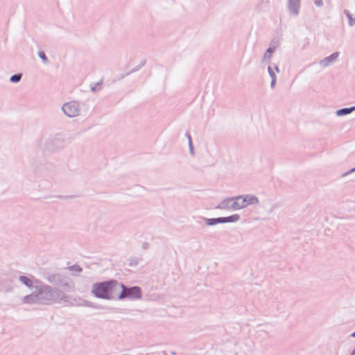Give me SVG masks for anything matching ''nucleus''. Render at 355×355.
<instances>
[{
    "mask_svg": "<svg viewBox=\"0 0 355 355\" xmlns=\"http://www.w3.org/2000/svg\"><path fill=\"white\" fill-rule=\"evenodd\" d=\"M240 216L239 214H233L228 217H223V223H234L239 220Z\"/></svg>",
    "mask_w": 355,
    "mask_h": 355,
    "instance_id": "nucleus-6",
    "label": "nucleus"
},
{
    "mask_svg": "<svg viewBox=\"0 0 355 355\" xmlns=\"http://www.w3.org/2000/svg\"><path fill=\"white\" fill-rule=\"evenodd\" d=\"M225 207L232 209L237 210L246 207V204L243 202L241 196L229 198L225 200Z\"/></svg>",
    "mask_w": 355,
    "mask_h": 355,
    "instance_id": "nucleus-3",
    "label": "nucleus"
},
{
    "mask_svg": "<svg viewBox=\"0 0 355 355\" xmlns=\"http://www.w3.org/2000/svg\"><path fill=\"white\" fill-rule=\"evenodd\" d=\"M117 288H121L122 290L119 296L120 299L125 297L139 298L141 296V290L137 286L126 288L123 284H118Z\"/></svg>",
    "mask_w": 355,
    "mask_h": 355,
    "instance_id": "nucleus-2",
    "label": "nucleus"
},
{
    "mask_svg": "<svg viewBox=\"0 0 355 355\" xmlns=\"http://www.w3.org/2000/svg\"><path fill=\"white\" fill-rule=\"evenodd\" d=\"M30 300H31V297L27 296V297H24V302L28 303L31 302Z\"/></svg>",
    "mask_w": 355,
    "mask_h": 355,
    "instance_id": "nucleus-16",
    "label": "nucleus"
},
{
    "mask_svg": "<svg viewBox=\"0 0 355 355\" xmlns=\"http://www.w3.org/2000/svg\"><path fill=\"white\" fill-rule=\"evenodd\" d=\"M207 225H214L218 223H223V217L218 218H209L207 220Z\"/></svg>",
    "mask_w": 355,
    "mask_h": 355,
    "instance_id": "nucleus-7",
    "label": "nucleus"
},
{
    "mask_svg": "<svg viewBox=\"0 0 355 355\" xmlns=\"http://www.w3.org/2000/svg\"><path fill=\"white\" fill-rule=\"evenodd\" d=\"M347 15L349 19V25L352 26L355 22L354 20L352 19V16L349 13H347Z\"/></svg>",
    "mask_w": 355,
    "mask_h": 355,
    "instance_id": "nucleus-13",
    "label": "nucleus"
},
{
    "mask_svg": "<svg viewBox=\"0 0 355 355\" xmlns=\"http://www.w3.org/2000/svg\"><path fill=\"white\" fill-rule=\"evenodd\" d=\"M353 337H355V331L352 334Z\"/></svg>",
    "mask_w": 355,
    "mask_h": 355,
    "instance_id": "nucleus-19",
    "label": "nucleus"
},
{
    "mask_svg": "<svg viewBox=\"0 0 355 355\" xmlns=\"http://www.w3.org/2000/svg\"><path fill=\"white\" fill-rule=\"evenodd\" d=\"M20 280L22 283H24L26 286L31 287L32 286L33 282L31 279H30L28 277L25 276H21L20 277Z\"/></svg>",
    "mask_w": 355,
    "mask_h": 355,
    "instance_id": "nucleus-8",
    "label": "nucleus"
},
{
    "mask_svg": "<svg viewBox=\"0 0 355 355\" xmlns=\"http://www.w3.org/2000/svg\"><path fill=\"white\" fill-rule=\"evenodd\" d=\"M63 112L69 117H73L78 115L79 112V105L77 102L72 101L65 103L62 107Z\"/></svg>",
    "mask_w": 355,
    "mask_h": 355,
    "instance_id": "nucleus-4",
    "label": "nucleus"
},
{
    "mask_svg": "<svg viewBox=\"0 0 355 355\" xmlns=\"http://www.w3.org/2000/svg\"><path fill=\"white\" fill-rule=\"evenodd\" d=\"M243 198V202L246 204V207L250 205H255L259 202L258 198L252 195H244L241 196Z\"/></svg>",
    "mask_w": 355,
    "mask_h": 355,
    "instance_id": "nucleus-5",
    "label": "nucleus"
},
{
    "mask_svg": "<svg viewBox=\"0 0 355 355\" xmlns=\"http://www.w3.org/2000/svg\"><path fill=\"white\" fill-rule=\"evenodd\" d=\"M275 84V80L274 79V80L272 81V83H271L272 87H274Z\"/></svg>",
    "mask_w": 355,
    "mask_h": 355,
    "instance_id": "nucleus-17",
    "label": "nucleus"
},
{
    "mask_svg": "<svg viewBox=\"0 0 355 355\" xmlns=\"http://www.w3.org/2000/svg\"><path fill=\"white\" fill-rule=\"evenodd\" d=\"M338 53H333L330 57L327 58V60H329V61H332V60H335L338 58Z\"/></svg>",
    "mask_w": 355,
    "mask_h": 355,
    "instance_id": "nucleus-12",
    "label": "nucleus"
},
{
    "mask_svg": "<svg viewBox=\"0 0 355 355\" xmlns=\"http://www.w3.org/2000/svg\"><path fill=\"white\" fill-rule=\"evenodd\" d=\"M352 355H355V350L353 352Z\"/></svg>",
    "mask_w": 355,
    "mask_h": 355,
    "instance_id": "nucleus-20",
    "label": "nucleus"
},
{
    "mask_svg": "<svg viewBox=\"0 0 355 355\" xmlns=\"http://www.w3.org/2000/svg\"><path fill=\"white\" fill-rule=\"evenodd\" d=\"M274 51V49L269 48L266 53V56L270 57L272 53Z\"/></svg>",
    "mask_w": 355,
    "mask_h": 355,
    "instance_id": "nucleus-14",
    "label": "nucleus"
},
{
    "mask_svg": "<svg viewBox=\"0 0 355 355\" xmlns=\"http://www.w3.org/2000/svg\"><path fill=\"white\" fill-rule=\"evenodd\" d=\"M38 55H39V57H40V58H41L44 62H47V58H46V55H45L44 52H43V51H40V52L38 53Z\"/></svg>",
    "mask_w": 355,
    "mask_h": 355,
    "instance_id": "nucleus-11",
    "label": "nucleus"
},
{
    "mask_svg": "<svg viewBox=\"0 0 355 355\" xmlns=\"http://www.w3.org/2000/svg\"><path fill=\"white\" fill-rule=\"evenodd\" d=\"M315 3L317 5V6H321L322 2V0H315Z\"/></svg>",
    "mask_w": 355,
    "mask_h": 355,
    "instance_id": "nucleus-15",
    "label": "nucleus"
},
{
    "mask_svg": "<svg viewBox=\"0 0 355 355\" xmlns=\"http://www.w3.org/2000/svg\"><path fill=\"white\" fill-rule=\"evenodd\" d=\"M117 287L116 282L110 281L94 284L92 292L97 297L107 299L114 295Z\"/></svg>",
    "mask_w": 355,
    "mask_h": 355,
    "instance_id": "nucleus-1",
    "label": "nucleus"
},
{
    "mask_svg": "<svg viewBox=\"0 0 355 355\" xmlns=\"http://www.w3.org/2000/svg\"><path fill=\"white\" fill-rule=\"evenodd\" d=\"M355 110V107L344 108V109L339 110L337 112V114L338 115L347 114H349L352 110Z\"/></svg>",
    "mask_w": 355,
    "mask_h": 355,
    "instance_id": "nucleus-9",
    "label": "nucleus"
},
{
    "mask_svg": "<svg viewBox=\"0 0 355 355\" xmlns=\"http://www.w3.org/2000/svg\"><path fill=\"white\" fill-rule=\"evenodd\" d=\"M46 291L50 292V288H49V287H48V286H47V287L46 288Z\"/></svg>",
    "mask_w": 355,
    "mask_h": 355,
    "instance_id": "nucleus-18",
    "label": "nucleus"
},
{
    "mask_svg": "<svg viewBox=\"0 0 355 355\" xmlns=\"http://www.w3.org/2000/svg\"><path fill=\"white\" fill-rule=\"evenodd\" d=\"M21 79V75L17 74L11 76L10 81L13 83L18 82Z\"/></svg>",
    "mask_w": 355,
    "mask_h": 355,
    "instance_id": "nucleus-10",
    "label": "nucleus"
}]
</instances>
